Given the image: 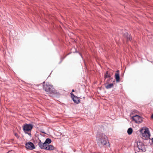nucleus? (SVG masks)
<instances>
[{
  "label": "nucleus",
  "instance_id": "obj_1",
  "mask_svg": "<svg viewBox=\"0 0 153 153\" xmlns=\"http://www.w3.org/2000/svg\"><path fill=\"white\" fill-rule=\"evenodd\" d=\"M52 142L49 138H47L44 143L42 142L40 140L38 141V145L40 149L52 151L54 150V147L53 145H49Z\"/></svg>",
  "mask_w": 153,
  "mask_h": 153
},
{
  "label": "nucleus",
  "instance_id": "obj_2",
  "mask_svg": "<svg viewBox=\"0 0 153 153\" xmlns=\"http://www.w3.org/2000/svg\"><path fill=\"white\" fill-rule=\"evenodd\" d=\"M97 140L99 145H100V144L103 146L106 145L107 143V137L106 135L102 133L97 135Z\"/></svg>",
  "mask_w": 153,
  "mask_h": 153
},
{
  "label": "nucleus",
  "instance_id": "obj_3",
  "mask_svg": "<svg viewBox=\"0 0 153 153\" xmlns=\"http://www.w3.org/2000/svg\"><path fill=\"white\" fill-rule=\"evenodd\" d=\"M43 88L45 91L48 93L53 94L57 93L56 91L52 85H50L48 83L45 84L44 82L43 84Z\"/></svg>",
  "mask_w": 153,
  "mask_h": 153
},
{
  "label": "nucleus",
  "instance_id": "obj_4",
  "mask_svg": "<svg viewBox=\"0 0 153 153\" xmlns=\"http://www.w3.org/2000/svg\"><path fill=\"white\" fill-rule=\"evenodd\" d=\"M142 137H144L143 139L146 140L150 136V134L148 128L145 129H142L140 131Z\"/></svg>",
  "mask_w": 153,
  "mask_h": 153
},
{
  "label": "nucleus",
  "instance_id": "obj_5",
  "mask_svg": "<svg viewBox=\"0 0 153 153\" xmlns=\"http://www.w3.org/2000/svg\"><path fill=\"white\" fill-rule=\"evenodd\" d=\"M137 146L142 152H145L146 151V146L142 142L137 141Z\"/></svg>",
  "mask_w": 153,
  "mask_h": 153
},
{
  "label": "nucleus",
  "instance_id": "obj_6",
  "mask_svg": "<svg viewBox=\"0 0 153 153\" xmlns=\"http://www.w3.org/2000/svg\"><path fill=\"white\" fill-rule=\"evenodd\" d=\"M33 128L32 124H25L23 128V129L24 132L28 131H31Z\"/></svg>",
  "mask_w": 153,
  "mask_h": 153
},
{
  "label": "nucleus",
  "instance_id": "obj_7",
  "mask_svg": "<svg viewBox=\"0 0 153 153\" xmlns=\"http://www.w3.org/2000/svg\"><path fill=\"white\" fill-rule=\"evenodd\" d=\"M132 118L133 121H134L136 123L139 124L143 121L142 117L138 115H136L133 116Z\"/></svg>",
  "mask_w": 153,
  "mask_h": 153
},
{
  "label": "nucleus",
  "instance_id": "obj_8",
  "mask_svg": "<svg viewBox=\"0 0 153 153\" xmlns=\"http://www.w3.org/2000/svg\"><path fill=\"white\" fill-rule=\"evenodd\" d=\"M26 148L29 150H33L35 149L34 144L30 142L26 143L25 145Z\"/></svg>",
  "mask_w": 153,
  "mask_h": 153
},
{
  "label": "nucleus",
  "instance_id": "obj_9",
  "mask_svg": "<svg viewBox=\"0 0 153 153\" xmlns=\"http://www.w3.org/2000/svg\"><path fill=\"white\" fill-rule=\"evenodd\" d=\"M117 73H116L115 75V77L116 79V81L117 82H118L120 81V77L119 74V71L117 70Z\"/></svg>",
  "mask_w": 153,
  "mask_h": 153
},
{
  "label": "nucleus",
  "instance_id": "obj_10",
  "mask_svg": "<svg viewBox=\"0 0 153 153\" xmlns=\"http://www.w3.org/2000/svg\"><path fill=\"white\" fill-rule=\"evenodd\" d=\"M124 37L126 39L127 41H131V38L130 37V35L128 33L126 32L124 34Z\"/></svg>",
  "mask_w": 153,
  "mask_h": 153
},
{
  "label": "nucleus",
  "instance_id": "obj_11",
  "mask_svg": "<svg viewBox=\"0 0 153 153\" xmlns=\"http://www.w3.org/2000/svg\"><path fill=\"white\" fill-rule=\"evenodd\" d=\"M72 100L74 102L77 104L79 103L80 102L79 100V99L78 97L76 96L75 97L74 99H73Z\"/></svg>",
  "mask_w": 153,
  "mask_h": 153
},
{
  "label": "nucleus",
  "instance_id": "obj_12",
  "mask_svg": "<svg viewBox=\"0 0 153 153\" xmlns=\"http://www.w3.org/2000/svg\"><path fill=\"white\" fill-rule=\"evenodd\" d=\"M114 86V84L113 83L109 84H107L105 86V87L106 89H108L111 88H112Z\"/></svg>",
  "mask_w": 153,
  "mask_h": 153
},
{
  "label": "nucleus",
  "instance_id": "obj_13",
  "mask_svg": "<svg viewBox=\"0 0 153 153\" xmlns=\"http://www.w3.org/2000/svg\"><path fill=\"white\" fill-rule=\"evenodd\" d=\"M104 77L105 78V80L107 78L110 77V74L108 73V71H106V72L104 76Z\"/></svg>",
  "mask_w": 153,
  "mask_h": 153
},
{
  "label": "nucleus",
  "instance_id": "obj_14",
  "mask_svg": "<svg viewBox=\"0 0 153 153\" xmlns=\"http://www.w3.org/2000/svg\"><path fill=\"white\" fill-rule=\"evenodd\" d=\"M127 133L129 135H131L132 133L133 129L132 128H128L127 130Z\"/></svg>",
  "mask_w": 153,
  "mask_h": 153
},
{
  "label": "nucleus",
  "instance_id": "obj_15",
  "mask_svg": "<svg viewBox=\"0 0 153 153\" xmlns=\"http://www.w3.org/2000/svg\"><path fill=\"white\" fill-rule=\"evenodd\" d=\"M74 49L75 50V51L73 52V53H79V55H80L81 56V57H82V58H83V57H82V55L81 54V53H80L79 52H78V51H77V49H76V48H74Z\"/></svg>",
  "mask_w": 153,
  "mask_h": 153
},
{
  "label": "nucleus",
  "instance_id": "obj_16",
  "mask_svg": "<svg viewBox=\"0 0 153 153\" xmlns=\"http://www.w3.org/2000/svg\"><path fill=\"white\" fill-rule=\"evenodd\" d=\"M30 132L28 131L24 132L25 134H27L30 137H31L32 136L31 134L30 133V131H29Z\"/></svg>",
  "mask_w": 153,
  "mask_h": 153
},
{
  "label": "nucleus",
  "instance_id": "obj_17",
  "mask_svg": "<svg viewBox=\"0 0 153 153\" xmlns=\"http://www.w3.org/2000/svg\"><path fill=\"white\" fill-rule=\"evenodd\" d=\"M71 95L72 99H74V98L76 97V96H75L72 92L71 93Z\"/></svg>",
  "mask_w": 153,
  "mask_h": 153
},
{
  "label": "nucleus",
  "instance_id": "obj_18",
  "mask_svg": "<svg viewBox=\"0 0 153 153\" xmlns=\"http://www.w3.org/2000/svg\"><path fill=\"white\" fill-rule=\"evenodd\" d=\"M110 79H108V80L107 81H106V82L105 83V84H107L109 82H110Z\"/></svg>",
  "mask_w": 153,
  "mask_h": 153
},
{
  "label": "nucleus",
  "instance_id": "obj_19",
  "mask_svg": "<svg viewBox=\"0 0 153 153\" xmlns=\"http://www.w3.org/2000/svg\"><path fill=\"white\" fill-rule=\"evenodd\" d=\"M66 56H65V57H63L62 58H61V60L60 62H59V63H61V62L62 60L63 59L66 57Z\"/></svg>",
  "mask_w": 153,
  "mask_h": 153
},
{
  "label": "nucleus",
  "instance_id": "obj_20",
  "mask_svg": "<svg viewBox=\"0 0 153 153\" xmlns=\"http://www.w3.org/2000/svg\"><path fill=\"white\" fill-rule=\"evenodd\" d=\"M110 80H111V82L113 80V78L112 77H110Z\"/></svg>",
  "mask_w": 153,
  "mask_h": 153
},
{
  "label": "nucleus",
  "instance_id": "obj_21",
  "mask_svg": "<svg viewBox=\"0 0 153 153\" xmlns=\"http://www.w3.org/2000/svg\"><path fill=\"white\" fill-rule=\"evenodd\" d=\"M15 135L16 137H18V134L17 133H15Z\"/></svg>",
  "mask_w": 153,
  "mask_h": 153
},
{
  "label": "nucleus",
  "instance_id": "obj_22",
  "mask_svg": "<svg viewBox=\"0 0 153 153\" xmlns=\"http://www.w3.org/2000/svg\"><path fill=\"white\" fill-rule=\"evenodd\" d=\"M151 117L153 119V114L151 115Z\"/></svg>",
  "mask_w": 153,
  "mask_h": 153
},
{
  "label": "nucleus",
  "instance_id": "obj_23",
  "mask_svg": "<svg viewBox=\"0 0 153 153\" xmlns=\"http://www.w3.org/2000/svg\"><path fill=\"white\" fill-rule=\"evenodd\" d=\"M71 53V52H70V53H68L67 54V55H69V54H70Z\"/></svg>",
  "mask_w": 153,
  "mask_h": 153
},
{
  "label": "nucleus",
  "instance_id": "obj_24",
  "mask_svg": "<svg viewBox=\"0 0 153 153\" xmlns=\"http://www.w3.org/2000/svg\"><path fill=\"white\" fill-rule=\"evenodd\" d=\"M74 89H72V92H74Z\"/></svg>",
  "mask_w": 153,
  "mask_h": 153
},
{
  "label": "nucleus",
  "instance_id": "obj_25",
  "mask_svg": "<svg viewBox=\"0 0 153 153\" xmlns=\"http://www.w3.org/2000/svg\"><path fill=\"white\" fill-rule=\"evenodd\" d=\"M152 141L153 143V137L152 138Z\"/></svg>",
  "mask_w": 153,
  "mask_h": 153
},
{
  "label": "nucleus",
  "instance_id": "obj_26",
  "mask_svg": "<svg viewBox=\"0 0 153 153\" xmlns=\"http://www.w3.org/2000/svg\"><path fill=\"white\" fill-rule=\"evenodd\" d=\"M109 143V142H108V145H107V146H109V145H110Z\"/></svg>",
  "mask_w": 153,
  "mask_h": 153
},
{
  "label": "nucleus",
  "instance_id": "obj_27",
  "mask_svg": "<svg viewBox=\"0 0 153 153\" xmlns=\"http://www.w3.org/2000/svg\"><path fill=\"white\" fill-rule=\"evenodd\" d=\"M40 153V152H37V153Z\"/></svg>",
  "mask_w": 153,
  "mask_h": 153
},
{
  "label": "nucleus",
  "instance_id": "obj_28",
  "mask_svg": "<svg viewBox=\"0 0 153 153\" xmlns=\"http://www.w3.org/2000/svg\"><path fill=\"white\" fill-rule=\"evenodd\" d=\"M7 153H8V152H7Z\"/></svg>",
  "mask_w": 153,
  "mask_h": 153
}]
</instances>
